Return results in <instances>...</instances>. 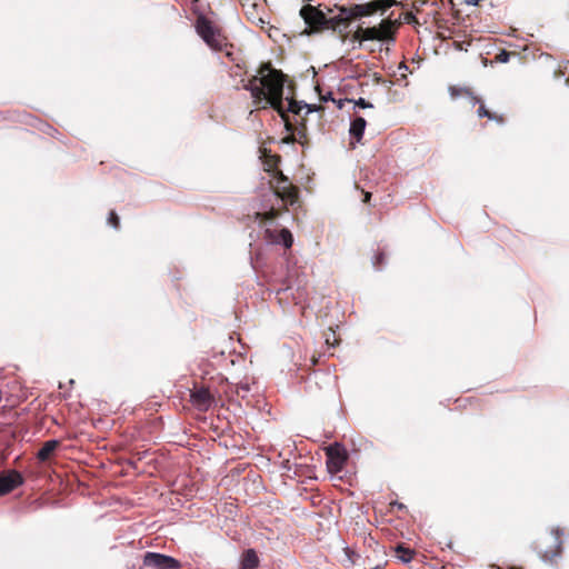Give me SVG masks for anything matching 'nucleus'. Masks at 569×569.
Returning a JSON list of instances; mask_svg holds the SVG:
<instances>
[{"label":"nucleus","mask_w":569,"mask_h":569,"mask_svg":"<svg viewBox=\"0 0 569 569\" xmlns=\"http://www.w3.org/2000/svg\"><path fill=\"white\" fill-rule=\"evenodd\" d=\"M287 76L272 67L271 62H263L258 73L252 76L243 89L250 91L253 104L258 109L271 107L281 118H284L283 88Z\"/></svg>","instance_id":"obj_1"},{"label":"nucleus","mask_w":569,"mask_h":569,"mask_svg":"<svg viewBox=\"0 0 569 569\" xmlns=\"http://www.w3.org/2000/svg\"><path fill=\"white\" fill-rule=\"evenodd\" d=\"M396 3V0H375L362 4L336 6L339 13L327 17L326 29L338 32L345 39V31L353 20L372 16L377 11L385 12Z\"/></svg>","instance_id":"obj_2"},{"label":"nucleus","mask_w":569,"mask_h":569,"mask_svg":"<svg viewBox=\"0 0 569 569\" xmlns=\"http://www.w3.org/2000/svg\"><path fill=\"white\" fill-rule=\"evenodd\" d=\"M196 29L203 41L213 50L221 51L227 46V39L222 36L211 20L204 16L198 17Z\"/></svg>","instance_id":"obj_3"},{"label":"nucleus","mask_w":569,"mask_h":569,"mask_svg":"<svg viewBox=\"0 0 569 569\" xmlns=\"http://www.w3.org/2000/svg\"><path fill=\"white\" fill-rule=\"evenodd\" d=\"M300 17L309 28L303 33L311 34L326 30L327 14L319 8L305 4L300 9Z\"/></svg>","instance_id":"obj_4"},{"label":"nucleus","mask_w":569,"mask_h":569,"mask_svg":"<svg viewBox=\"0 0 569 569\" xmlns=\"http://www.w3.org/2000/svg\"><path fill=\"white\" fill-rule=\"evenodd\" d=\"M276 183L272 184L274 193L287 204L293 206L299 200V188L292 184L282 171L276 172Z\"/></svg>","instance_id":"obj_5"},{"label":"nucleus","mask_w":569,"mask_h":569,"mask_svg":"<svg viewBox=\"0 0 569 569\" xmlns=\"http://www.w3.org/2000/svg\"><path fill=\"white\" fill-rule=\"evenodd\" d=\"M396 32V22L390 19H385L378 27L363 28L365 39L388 41L393 40Z\"/></svg>","instance_id":"obj_6"},{"label":"nucleus","mask_w":569,"mask_h":569,"mask_svg":"<svg viewBox=\"0 0 569 569\" xmlns=\"http://www.w3.org/2000/svg\"><path fill=\"white\" fill-rule=\"evenodd\" d=\"M143 565L156 569H177L179 567L174 558L156 552H147L143 557Z\"/></svg>","instance_id":"obj_7"},{"label":"nucleus","mask_w":569,"mask_h":569,"mask_svg":"<svg viewBox=\"0 0 569 569\" xmlns=\"http://www.w3.org/2000/svg\"><path fill=\"white\" fill-rule=\"evenodd\" d=\"M327 467L329 471L335 473L341 471L346 462V457L342 453L340 446L338 443H336L335 446H330L327 449Z\"/></svg>","instance_id":"obj_8"},{"label":"nucleus","mask_w":569,"mask_h":569,"mask_svg":"<svg viewBox=\"0 0 569 569\" xmlns=\"http://www.w3.org/2000/svg\"><path fill=\"white\" fill-rule=\"evenodd\" d=\"M303 108H307V113H310L313 111V109L308 104H302L301 102L295 100V99H288V106L284 107V118H281L284 121V128L287 131L293 130V124L291 123L288 112L300 114L301 110Z\"/></svg>","instance_id":"obj_9"},{"label":"nucleus","mask_w":569,"mask_h":569,"mask_svg":"<svg viewBox=\"0 0 569 569\" xmlns=\"http://www.w3.org/2000/svg\"><path fill=\"white\" fill-rule=\"evenodd\" d=\"M22 483L20 473L13 471L0 476V496L7 495Z\"/></svg>","instance_id":"obj_10"},{"label":"nucleus","mask_w":569,"mask_h":569,"mask_svg":"<svg viewBox=\"0 0 569 569\" xmlns=\"http://www.w3.org/2000/svg\"><path fill=\"white\" fill-rule=\"evenodd\" d=\"M471 100H472L473 104H476V103L479 104V108L477 110V114H478L479 118H488L489 120H492V121H495V122H497L499 124L505 123V121H506L505 116L488 110L486 108L483 101L480 98L473 96L471 98Z\"/></svg>","instance_id":"obj_11"},{"label":"nucleus","mask_w":569,"mask_h":569,"mask_svg":"<svg viewBox=\"0 0 569 569\" xmlns=\"http://www.w3.org/2000/svg\"><path fill=\"white\" fill-rule=\"evenodd\" d=\"M266 233H267L268 239H270L271 241H273L276 243H282L288 249L291 248V246L293 243L292 234H291L290 230H288L286 228L281 229L277 233L268 229V230H266Z\"/></svg>","instance_id":"obj_12"},{"label":"nucleus","mask_w":569,"mask_h":569,"mask_svg":"<svg viewBox=\"0 0 569 569\" xmlns=\"http://www.w3.org/2000/svg\"><path fill=\"white\" fill-rule=\"evenodd\" d=\"M262 158L263 164L266 166V171L273 172V178L276 179V172L280 171L278 166L281 161V157L279 154L271 153L270 150L263 149Z\"/></svg>","instance_id":"obj_13"},{"label":"nucleus","mask_w":569,"mask_h":569,"mask_svg":"<svg viewBox=\"0 0 569 569\" xmlns=\"http://www.w3.org/2000/svg\"><path fill=\"white\" fill-rule=\"evenodd\" d=\"M366 126H367V122L362 117H357L351 121L349 132H350L351 138L355 139L356 142L361 141Z\"/></svg>","instance_id":"obj_14"},{"label":"nucleus","mask_w":569,"mask_h":569,"mask_svg":"<svg viewBox=\"0 0 569 569\" xmlns=\"http://www.w3.org/2000/svg\"><path fill=\"white\" fill-rule=\"evenodd\" d=\"M191 398L192 402L201 409H208L212 402V398L208 389H200L193 392Z\"/></svg>","instance_id":"obj_15"},{"label":"nucleus","mask_w":569,"mask_h":569,"mask_svg":"<svg viewBox=\"0 0 569 569\" xmlns=\"http://www.w3.org/2000/svg\"><path fill=\"white\" fill-rule=\"evenodd\" d=\"M259 565V559L253 549H248L241 561V569H256Z\"/></svg>","instance_id":"obj_16"},{"label":"nucleus","mask_w":569,"mask_h":569,"mask_svg":"<svg viewBox=\"0 0 569 569\" xmlns=\"http://www.w3.org/2000/svg\"><path fill=\"white\" fill-rule=\"evenodd\" d=\"M58 446V440L53 439L46 441L37 453L38 459L41 461H46L51 456V453L57 449Z\"/></svg>","instance_id":"obj_17"},{"label":"nucleus","mask_w":569,"mask_h":569,"mask_svg":"<svg viewBox=\"0 0 569 569\" xmlns=\"http://www.w3.org/2000/svg\"><path fill=\"white\" fill-rule=\"evenodd\" d=\"M397 558L403 563H408L413 559L415 551L410 548L405 547L403 545H398L396 547Z\"/></svg>","instance_id":"obj_18"},{"label":"nucleus","mask_w":569,"mask_h":569,"mask_svg":"<svg viewBox=\"0 0 569 569\" xmlns=\"http://www.w3.org/2000/svg\"><path fill=\"white\" fill-rule=\"evenodd\" d=\"M449 92H450V96L456 99L460 96H468L470 98L473 97V93L470 89L468 88H460V87H456V86H450L449 87Z\"/></svg>","instance_id":"obj_19"},{"label":"nucleus","mask_w":569,"mask_h":569,"mask_svg":"<svg viewBox=\"0 0 569 569\" xmlns=\"http://www.w3.org/2000/svg\"><path fill=\"white\" fill-rule=\"evenodd\" d=\"M279 214H280L279 210H276L272 208L269 211H266L263 213L258 212L257 218L260 219V221L266 222V221H271V220L277 219L279 217Z\"/></svg>","instance_id":"obj_20"},{"label":"nucleus","mask_w":569,"mask_h":569,"mask_svg":"<svg viewBox=\"0 0 569 569\" xmlns=\"http://www.w3.org/2000/svg\"><path fill=\"white\" fill-rule=\"evenodd\" d=\"M386 254L383 251H378L372 257V264L376 269H381L385 263Z\"/></svg>","instance_id":"obj_21"},{"label":"nucleus","mask_w":569,"mask_h":569,"mask_svg":"<svg viewBox=\"0 0 569 569\" xmlns=\"http://www.w3.org/2000/svg\"><path fill=\"white\" fill-rule=\"evenodd\" d=\"M306 124L302 123L301 124V128H296L295 131H297V142L300 143V144H305L307 142V132H306Z\"/></svg>","instance_id":"obj_22"},{"label":"nucleus","mask_w":569,"mask_h":569,"mask_svg":"<svg viewBox=\"0 0 569 569\" xmlns=\"http://www.w3.org/2000/svg\"><path fill=\"white\" fill-rule=\"evenodd\" d=\"M329 330L330 332L325 335V341L329 347H335L338 343V338L336 337V332L331 327Z\"/></svg>","instance_id":"obj_23"},{"label":"nucleus","mask_w":569,"mask_h":569,"mask_svg":"<svg viewBox=\"0 0 569 569\" xmlns=\"http://www.w3.org/2000/svg\"><path fill=\"white\" fill-rule=\"evenodd\" d=\"M108 223L114 229L120 228V218L114 210H111L108 217Z\"/></svg>","instance_id":"obj_24"},{"label":"nucleus","mask_w":569,"mask_h":569,"mask_svg":"<svg viewBox=\"0 0 569 569\" xmlns=\"http://www.w3.org/2000/svg\"><path fill=\"white\" fill-rule=\"evenodd\" d=\"M559 552H560L559 550L558 551H545L541 553V559L545 562L553 563L555 558L559 556Z\"/></svg>","instance_id":"obj_25"},{"label":"nucleus","mask_w":569,"mask_h":569,"mask_svg":"<svg viewBox=\"0 0 569 569\" xmlns=\"http://www.w3.org/2000/svg\"><path fill=\"white\" fill-rule=\"evenodd\" d=\"M363 37H365L363 28L358 27V29L352 33L351 38L353 41H358L361 44L363 41H366V39Z\"/></svg>","instance_id":"obj_26"},{"label":"nucleus","mask_w":569,"mask_h":569,"mask_svg":"<svg viewBox=\"0 0 569 569\" xmlns=\"http://www.w3.org/2000/svg\"><path fill=\"white\" fill-rule=\"evenodd\" d=\"M513 54L512 52H508L506 50H502L500 53L496 56L497 61L506 63L509 61L510 56Z\"/></svg>","instance_id":"obj_27"},{"label":"nucleus","mask_w":569,"mask_h":569,"mask_svg":"<svg viewBox=\"0 0 569 569\" xmlns=\"http://www.w3.org/2000/svg\"><path fill=\"white\" fill-rule=\"evenodd\" d=\"M295 130H296V128L293 127V130L289 131L290 134L282 139L283 143H295V142H297V137H296Z\"/></svg>","instance_id":"obj_28"},{"label":"nucleus","mask_w":569,"mask_h":569,"mask_svg":"<svg viewBox=\"0 0 569 569\" xmlns=\"http://www.w3.org/2000/svg\"><path fill=\"white\" fill-rule=\"evenodd\" d=\"M355 104L362 109L373 107L370 102L366 101L363 98H359L358 100H356Z\"/></svg>","instance_id":"obj_29"},{"label":"nucleus","mask_w":569,"mask_h":569,"mask_svg":"<svg viewBox=\"0 0 569 569\" xmlns=\"http://www.w3.org/2000/svg\"><path fill=\"white\" fill-rule=\"evenodd\" d=\"M552 533L555 535V541H556L557 546L559 547L561 543L559 538L562 535V531L559 528H557V529L552 530Z\"/></svg>","instance_id":"obj_30"},{"label":"nucleus","mask_w":569,"mask_h":569,"mask_svg":"<svg viewBox=\"0 0 569 569\" xmlns=\"http://www.w3.org/2000/svg\"><path fill=\"white\" fill-rule=\"evenodd\" d=\"M405 20L408 23L416 22V17L413 16L412 12H407L405 16Z\"/></svg>","instance_id":"obj_31"},{"label":"nucleus","mask_w":569,"mask_h":569,"mask_svg":"<svg viewBox=\"0 0 569 569\" xmlns=\"http://www.w3.org/2000/svg\"><path fill=\"white\" fill-rule=\"evenodd\" d=\"M370 199H371V193L363 191V199H362V201L365 203H369Z\"/></svg>","instance_id":"obj_32"},{"label":"nucleus","mask_w":569,"mask_h":569,"mask_svg":"<svg viewBox=\"0 0 569 569\" xmlns=\"http://www.w3.org/2000/svg\"><path fill=\"white\" fill-rule=\"evenodd\" d=\"M234 69H236V70L233 71V73H232V74H234V76H241V67H240L239 64H237V66L234 67Z\"/></svg>","instance_id":"obj_33"},{"label":"nucleus","mask_w":569,"mask_h":569,"mask_svg":"<svg viewBox=\"0 0 569 569\" xmlns=\"http://www.w3.org/2000/svg\"><path fill=\"white\" fill-rule=\"evenodd\" d=\"M400 68H406V69H407V66H406V64H403V63H401V64H400Z\"/></svg>","instance_id":"obj_34"},{"label":"nucleus","mask_w":569,"mask_h":569,"mask_svg":"<svg viewBox=\"0 0 569 569\" xmlns=\"http://www.w3.org/2000/svg\"><path fill=\"white\" fill-rule=\"evenodd\" d=\"M427 0H422V3H426Z\"/></svg>","instance_id":"obj_35"}]
</instances>
